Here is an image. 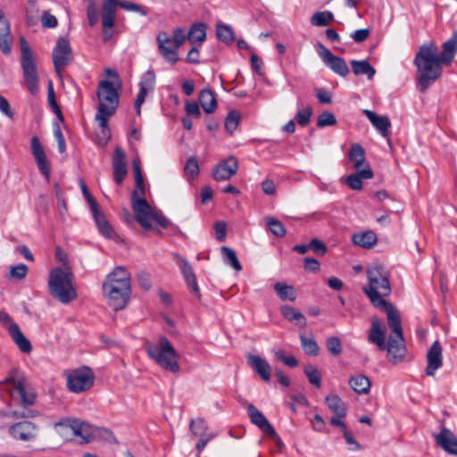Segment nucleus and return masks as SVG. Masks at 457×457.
Here are the masks:
<instances>
[{
	"instance_id": "obj_1",
	"label": "nucleus",
	"mask_w": 457,
	"mask_h": 457,
	"mask_svg": "<svg viewBox=\"0 0 457 457\" xmlns=\"http://www.w3.org/2000/svg\"><path fill=\"white\" fill-rule=\"evenodd\" d=\"M438 47L434 42L420 46L413 60L417 68V87L425 93L431 84L438 80L443 74L442 65L445 64L438 58Z\"/></svg>"
},
{
	"instance_id": "obj_2",
	"label": "nucleus",
	"mask_w": 457,
	"mask_h": 457,
	"mask_svg": "<svg viewBox=\"0 0 457 457\" xmlns=\"http://www.w3.org/2000/svg\"><path fill=\"white\" fill-rule=\"evenodd\" d=\"M130 282V273L123 266H117L105 277L102 291L113 310H121L128 304L131 295Z\"/></svg>"
},
{
	"instance_id": "obj_3",
	"label": "nucleus",
	"mask_w": 457,
	"mask_h": 457,
	"mask_svg": "<svg viewBox=\"0 0 457 457\" xmlns=\"http://www.w3.org/2000/svg\"><path fill=\"white\" fill-rule=\"evenodd\" d=\"M368 285L363 287V292L368 296L370 303L386 304L385 297L391 292L389 272L383 265L376 264L367 270Z\"/></svg>"
},
{
	"instance_id": "obj_4",
	"label": "nucleus",
	"mask_w": 457,
	"mask_h": 457,
	"mask_svg": "<svg viewBox=\"0 0 457 457\" xmlns=\"http://www.w3.org/2000/svg\"><path fill=\"white\" fill-rule=\"evenodd\" d=\"M47 285L50 295L62 303L67 304L78 296L74 275L70 268L53 269L49 273Z\"/></svg>"
},
{
	"instance_id": "obj_5",
	"label": "nucleus",
	"mask_w": 457,
	"mask_h": 457,
	"mask_svg": "<svg viewBox=\"0 0 457 457\" xmlns=\"http://www.w3.org/2000/svg\"><path fill=\"white\" fill-rule=\"evenodd\" d=\"M145 349L147 355L162 369L172 373L180 370L178 361L179 355L167 337H161L157 344L146 343Z\"/></svg>"
},
{
	"instance_id": "obj_6",
	"label": "nucleus",
	"mask_w": 457,
	"mask_h": 457,
	"mask_svg": "<svg viewBox=\"0 0 457 457\" xmlns=\"http://www.w3.org/2000/svg\"><path fill=\"white\" fill-rule=\"evenodd\" d=\"M5 382L12 385L10 388V395L12 399H20L21 404L23 407L21 410L12 411L10 413L11 417L13 419H27L36 417L37 411L27 408L35 403L36 394L34 390L30 387H28L23 381L15 379L12 374L9 375L5 378Z\"/></svg>"
},
{
	"instance_id": "obj_7",
	"label": "nucleus",
	"mask_w": 457,
	"mask_h": 457,
	"mask_svg": "<svg viewBox=\"0 0 457 457\" xmlns=\"http://www.w3.org/2000/svg\"><path fill=\"white\" fill-rule=\"evenodd\" d=\"M131 207L137 222L145 229L152 228L151 220L156 221L163 228L170 225L169 220L162 214L153 212L148 202L144 197H138L137 192L131 194Z\"/></svg>"
},
{
	"instance_id": "obj_8",
	"label": "nucleus",
	"mask_w": 457,
	"mask_h": 457,
	"mask_svg": "<svg viewBox=\"0 0 457 457\" xmlns=\"http://www.w3.org/2000/svg\"><path fill=\"white\" fill-rule=\"evenodd\" d=\"M187 38L184 29L179 27L174 29L172 37L165 31L159 32L156 40L162 58L170 64H175L179 61L178 51Z\"/></svg>"
},
{
	"instance_id": "obj_9",
	"label": "nucleus",
	"mask_w": 457,
	"mask_h": 457,
	"mask_svg": "<svg viewBox=\"0 0 457 457\" xmlns=\"http://www.w3.org/2000/svg\"><path fill=\"white\" fill-rule=\"evenodd\" d=\"M21 65L27 88L35 96L38 90L37 69L33 53L23 37L21 39Z\"/></svg>"
},
{
	"instance_id": "obj_10",
	"label": "nucleus",
	"mask_w": 457,
	"mask_h": 457,
	"mask_svg": "<svg viewBox=\"0 0 457 457\" xmlns=\"http://www.w3.org/2000/svg\"><path fill=\"white\" fill-rule=\"evenodd\" d=\"M96 96L99 101L96 113L113 115L119 106L120 94L113 83L108 79L99 82Z\"/></svg>"
},
{
	"instance_id": "obj_11",
	"label": "nucleus",
	"mask_w": 457,
	"mask_h": 457,
	"mask_svg": "<svg viewBox=\"0 0 457 457\" xmlns=\"http://www.w3.org/2000/svg\"><path fill=\"white\" fill-rule=\"evenodd\" d=\"M96 376L87 366L71 370L67 376L66 386L70 392L80 394L89 390L95 383Z\"/></svg>"
},
{
	"instance_id": "obj_12",
	"label": "nucleus",
	"mask_w": 457,
	"mask_h": 457,
	"mask_svg": "<svg viewBox=\"0 0 457 457\" xmlns=\"http://www.w3.org/2000/svg\"><path fill=\"white\" fill-rule=\"evenodd\" d=\"M55 71L59 74L73 59L72 49L69 40L63 37L57 39L52 53Z\"/></svg>"
},
{
	"instance_id": "obj_13",
	"label": "nucleus",
	"mask_w": 457,
	"mask_h": 457,
	"mask_svg": "<svg viewBox=\"0 0 457 457\" xmlns=\"http://www.w3.org/2000/svg\"><path fill=\"white\" fill-rule=\"evenodd\" d=\"M189 428L193 436L199 437V440L195 445V448L198 454H200L207 444L216 436V434L209 432L206 421L201 418L192 420Z\"/></svg>"
},
{
	"instance_id": "obj_14",
	"label": "nucleus",
	"mask_w": 457,
	"mask_h": 457,
	"mask_svg": "<svg viewBox=\"0 0 457 457\" xmlns=\"http://www.w3.org/2000/svg\"><path fill=\"white\" fill-rule=\"evenodd\" d=\"M37 426L28 420L19 421L11 425L8 428L9 435L18 441H33L37 436Z\"/></svg>"
},
{
	"instance_id": "obj_15",
	"label": "nucleus",
	"mask_w": 457,
	"mask_h": 457,
	"mask_svg": "<svg viewBox=\"0 0 457 457\" xmlns=\"http://www.w3.org/2000/svg\"><path fill=\"white\" fill-rule=\"evenodd\" d=\"M319 48V54L322 61L337 74L345 77L349 73V69L346 62L338 56L334 55L326 46L321 43L317 45Z\"/></svg>"
},
{
	"instance_id": "obj_16",
	"label": "nucleus",
	"mask_w": 457,
	"mask_h": 457,
	"mask_svg": "<svg viewBox=\"0 0 457 457\" xmlns=\"http://www.w3.org/2000/svg\"><path fill=\"white\" fill-rule=\"evenodd\" d=\"M247 411L253 424L257 426L262 432L269 436L274 441L278 443L280 442L279 436L261 411H259L253 404H250L247 407Z\"/></svg>"
},
{
	"instance_id": "obj_17",
	"label": "nucleus",
	"mask_w": 457,
	"mask_h": 457,
	"mask_svg": "<svg viewBox=\"0 0 457 457\" xmlns=\"http://www.w3.org/2000/svg\"><path fill=\"white\" fill-rule=\"evenodd\" d=\"M30 146L39 171L48 180L51 173L50 163L37 137L34 136L31 137Z\"/></svg>"
},
{
	"instance_id": "obj_18",
	"label": "nucleus",
	"mask_w": 457,
	"mask_h": 457,
	"mask_svg": "<svg viewBox=\"0 0 457 457\" xmlns=\"http://www.w3.org/2000/svg\"><path fill=\"white\" fill-rule=\"evenodd\" d=\"M238 170L237 159L231 155L228 159L220 162L212 170V178L217 181H223L233 177Z\"/></svg>"
},
{
	"instance_id": "obj_19",
	"label": "nucleus",
	"mask_w": 457,
	"mask_h": 457,
	"mask_svg": "<svg viewBox=\"0 0 457 457\" xmlns=\"http://www.w3.org/2000/svg\"><path fill=\"white\" fill-rule=\"evenodd\" d=\"M437 446L450 455L457 456V436L449 428L442 427L434 436Z\"/></svg>"
},
{
	"instance_id": "obj_20",
	"label": "nucleus",
	"mask_w": 457,
	"mask_h": 457,
	"mask_svg": "<svg viewBox=\"0 0 457 457\" xmlns=\"http://www.w3.org/2000/svg\"><path fill=\"white\" fill-rule=\"evenodd\" d=\"M374 307L386 312L387 322L389 328L392 329V335L403 339L402 320L399 312L393 306L392 303L386 301V304H377Z\"/></svg>"
},
{
	"instance_id": "obj_21",
	"label": "nucleus",
	"mask_w": 457,
	"mask_h": 457,
	"mask_svg": "<svg viewBox=\"0 0 457 457\" xmlns=\"http://www.w3.org/2000/svg\"><path fill=\"white\" fill-rule=\"evenodd\" d=\"M442 346L439 341H435L427 353L428 365L425 373L428 377H434L436 371L443 366Z\"/></svg>"
},
{
	"instance_id": "obj_22",
	"label": "nucleus",
	"mask_w": 457,
	"mask_h": 457,
	"mask_svg": "<svg viewBox=\"0 0 457 457\" xmlns=\"http://www.w3.org/2000/svg\"><path fill=\"white\" fill-rule=\"evenodd\" d=\"M113 180L117 185H120L127 174L126 154L120 146H116L112 157Z\"/></svg>"
},
{
	"instance_id": "obj_23",
	"label": "nucleus",
	"mask_w": 457,
	"mask_h": 457,
	"mask_svg": "<svg viewBox=\"0 0 457 457\" xmlns=\"http://www.w3.org/2000/svg\"><path fill=\"white\" fill-rule=\"evenodd\" d=\"M54 427L71 428L75 436L82 437L87 442L90 436V426L79 419L63 418L55 422Z\"/></svg>"
},
{
	"instance_id": "obj_24",
	"label": "nucleus",
	"mask_w": 457,
	"mask_h": 457,
	"mask_svg": "<svg viewBox=\"0 0 457 457\" xmlns=\"http://www.w3.org/2000/svg\"><path fill=\"white\" fill-rule=\"evenodd\" d=\"M368 341L375 344L380 351H385L386 348V328L378 318H374L371 321Z\"/></svg>"
},
{
	"instance_id": "obj_25",
	"label": "nucleus",
	"mask_w": 457,
	"mask_h": 457,
	"mask_svg": "<svg viewBox=\"0 0 457 457\" xmlns=\"http://www.w3.org/2000/svg\"><path fill=\"white\" fill-rule=\"evenodd\" d=\"M362 113L369 119L373 127L384 137L390 135L391 121L386 115H378L370 110H363Z\"/></svg>"
},
{
	"instance_id": "obj_26",
	"label": "nucleus",
	"mask_w": 457,
	"mask_h": 457,
	"mask_svg": "<svg viewBox=\"0 0 457 457\" xmlns=\"http://www.w3.org/2000/svg\"><path fill=\"white\" fill-rule=\"evenodd\" d=\"M179 269L181 271V274L187 285V287L190 288L192 293L200 299L201 294L200 289L196 281L195 274L192 269V266L190 263L181 256H179Z\"/></svg>"
},
{
	"instance_id": "obj_27",
	"label": "nucleus",
	"mask_w": 457,
	"mask_h": 457,
	"mask_svg": "<svg viewBox=\"0 0 457 457\" xmlns=\"http://www.w3.org/2000/svg\"><path fill=\"white\" fill-rule=\"evenodd\" d=\"M7 329L12 341L16 344L21 352L29 353L32 351V345L29 340L23 335L16 322H11Z\"/></svg>"
},
{
	"instance_id": "obj_28",
	"label": "nucleus",
	"mask_w": 457,
	"mask_h": 457,
	"mask_svg": "<svg viewBox=\"0 0 457 457\" xmlns=\"http://www.w3.org/2000/svg\"><path fill=\"white\" fill-rule=\"evenodd\" d=\"M12 37L10 31V24L4 16V13L0 10V49L4 54L11 53V45Z\"/></svg>"
},
{
	"instance_id": "obj_29",
	"label": "nucleus",
	"mask_w": 457,
	"mask_h": 457,
	"mask_svg": "<svg viewBox=\"0 0 457 457\" xmlns=\"http://www.w3.org/2000/svg\"><path fill=\"white\" fill-rule=\"evenodd\" d=\"M457 53V30H454L449 39L442 45V52L438 58L445 65H450Z\"/></svg>"
},
{
	"instance_id": "obj_30",
	"label": "nucleus",
	"mask_w": 457,
	"mask_h": 457,
	"mask_svg": "<svg viewBox=\"0 0 457 457\" xmlns=\"http://www.w3.org/2000/svg\"><path fill=\"white\" fill-rule=\"evenodd\" d=\"M119 0H103L102 4V25L113 27L116 21V11Z\"/></svg>"
},
{
	"instance_id": "obj_31",
	"label": "nucleus",
	"mask_w": 457,
	"mask_h": 457,
	"mask_svg": "<svg viewBox=\"0 0 457 457\" xmlns=\"http://www.w3.org/2000/svg\"><path fill=\"white\" fill-rule=\"evenodd\" d=\"M388 355L394 362H397L401 361L405 353V346L403 345V338L400 339L394 335H390L388 338V342L386 344V348Z\"/></svg>"
},
{
	"instance_id": "obj_32",
	"label": "nucleus",
	"mask_w": 457,
	"mask_h": 457,
	"mask_svg": "<svg viewBox=\"0 0 457 457\" xmlns=\"http://www.w3.org/2000/svg\"><path fill=\"white\" fill-rule=\"evenodd\" d=\"M247 359L251 367L260 375L262 380L267 382L270 379L271 367L267 361L253 354H249Z\"/></svg>"
},
{
	"instance_id": "obj_33",
	"label": "nucleus",
	"mask_w": 457,
	"mask_h": 457,
	"mask_svg": "<svg viewBox=\"0 0 457 457\" xmlns=\"http://www.w3.org/2000/svg\"><path fill=\"white\" fill-rule=\"evenodd\" d=\"M91 212L99 232L106 238H113L116 236V233L106 220L105 215L102 212L100 207Z\"/></svg>"
},
{
	"instance_id": "obj_34",
	"label": "nucleus",
	"mask_w": 457,
	"mask_h": 457,
	"mask_svg": "<svg viewBox=\"0 0 457 457\" xmlns=\"http://www.w3.org/2000/svg\"><path fill=\"white\" fill-rule=\"evenodd\" d=\"M373 178V171L367 166L362 170H358L354 174H351L346 179L347 186L353 190H361L362 188V179H370Z\"/></svg>"
},
{
	"instance_id": "obj_35",
	"label": "nucleus",
	"mask_w": 457,
	"mask_h": 457,
	"mask_svg": "<svg viewBox=\"0 0 457 457\" xmlns=\"http://www.w3.org/2000/svg\"><path fill=\"white\" fill-rule=\"evenodd\" d=\"M349 385L357 394L366 395L370 392L371 383L367 376L357 374L349 378Z\"/></svg>"
},
{
	"instance_id": "obj_36",
	"label": "nucleus",
	"mask_w": 457,
	"mask_h": 457,
	"mask_svg": "<svg viewBox=\"0 0 457 457\" xmlns=\"http://www.w3.org/2000/svg\"><path fill=\"white\" fill-rule=\"evenodd\" d=\"M352 241L354 245L362 248H371L378 241L377 235L373 231H365L354 233L352 236Z\"/></svg>"
},
{
	"instance_id": "obj_37",
	"label": "nucleus",
	"mask_w": 457,
	"mask_h": 457,
	"mask_svg": "<svg viewBox=\"0 0 457 457\" xmlns=\"http://www.w3.org/2000/svg\"><path fill=\"white\" fill-rule=\"evenodd\" d=\"M199 103L206 113H212L217 109V101L213 91L209 88L201 90Z\"/></svg>"
},
{
	"instance_id": "obj_38",
	"label": "nucleus",
	"mask_w": 457,
	"mask_h": 457,
	"mask_svg": "<svg viewBox=\"0 0 457 457\" xmlns=\"http://www.w3.org/2000/svg\"><path fill=\"white\" fill-rule=\"evenodd\" d=\"M112 115H104L103 113L96 114V120L98 121L100 127V134L98 135L99 143L106 145L111 139V129L109 127V119Z\"/></svg>"
},
{
	"instance_id": "obj_39",
	"label": "nucleus",
	"mask_w": 457,
	"mask_h": 457,
	"mask_svg": "<svg viewBox=\"0 0 457 457\" xmlns=\"http://www.w3.org/2000/svg\"><path fill=\"white\" fill-rule=\"evenodd\" d=\"M328 407L339 417L346 416V407L343 400L337 395H330L325 398Z\"/></svg>"
},
{
	"instance_id": "obj_40",
	"label": "nucleus",
	"mask_w": 457,
	"mask_h": 457,
	"mask_svg": "<svg viewBox=\"0 0 457 457\" xmlns=\"http://www.w3.org/2000/svg\"><path fill=\"white\" fill-rule=\"evenodd\" d=\"M187 39L191 44H202L206 39L205 24L195 23L192 25L187 33Z\"/></svg>"
},
{
	"instance_id": "obj_41",
	"label": "nucleus",
	"mask_w": 457,
	"mask_h": 457,
	"mask_svg": "<svg viewBox=\"0 0 457 457\" xmlns=\"http://www.w3.org/2000/svg\"><path fill=\"white\" fill-rule=\"evenodd\" d=\"M281 313L287 320L295 321L301 327L306 326V319L304 315L296 308L289 305H284L281 307Z\"/></svg>"
},
{
	"instance_id": "obj_42",
	"label": "nucleus",
	"mask_w": 457,
	"mask_h": 457,
	"mask_svg": "<svg viewBox=\"0 0 457 457\" xmlns=\"http://www.w3.org/2000/svg\"><path fill=\"white\" fill-rule=\"evenodd\" d=\"M351 65L353 72L355 75H367L369 79H371L376 73V70L370 65V63L367 60H353L351 62Z\"/></svg>"
},
{
	"instance_id": "obj_43",
	"label": "nucleus",
	"mask_w": 457,
	"mask_h": 457,
	"mask_svg": "<svg viewBox=\"0 0 457 457\" xmlns=\"http://www.w3.org/2000/svg\"><path fill=\"white\" fill-rule=\"evenodd\" d=\"M274 290L282 301L294 302L296 299V291L293 286L277 282L274 285Z\"/></svg>"
},
{
	"instance_id": "obj_44",
	"label": "nucleus",
	"mask_w": 457,
	"mask_h": 457,
	"mask_svg": "<svg viewBox=\"0 0 457 457\" xmlns=\"http://www.w3.org/2000/svg\"><path fill=\"white\" fill-rule=\"evenodd\" d=\"M349 160L353 163L357 170H360L366 160L364 148L359 144L353 145L349 150Z\"/></svg>"
},
{
	"instance_id": "obj_45",
	"label": "nucleus",
	"mask_w": 457,
	"mask_h": 457,
	"mask_svg": "<svg viewBox=\"0 0 457 457\" xmlns=\"http://www.w3.org/2000/svg\"><path fill=\"white\" fill-rule=\"evenodd\" d=\"M334 21V14L329 11L317 12L311 17L313 26L323 27L329 25Z\"/></svg>"
},
{
	"instance_id": "obj_46",
	"label": "nucleus",
	"mask_w": 457,
	"mask_h": 457,
	"mask_svg": "<svg viewBox=\"0 0 457 457\" xmlns=\"http://www.w3.org/2000/svg\"><path fill=\"white\" fill-rule=\"evenodd\" d=\"M220 251H221L224 262L227 264L233 267L237 271H240L242 270V265L237 256L236 252L233 249L228 247V246H222Z\"/></svg>"
},
{
	"instance_id": "obj_47",
	"label": "nucleus",
	"mask_w": 457,
	"mask_h": 457,
	"mask_svg": "<svg viewBox=\"0 0 457 457\" xmlns=\"http://www.w3.org/2000/svg\"><path fill=\"white\" fill-rule=\"evenodd\" d=\"M218 38L225 44H232L235 41V34L232 28L226 24H219L216 28Z\"/></svg>"
},
{
	"instance_id": "obj_48",
	"label": "nucleus",
	"mask_w": 457,
	"mask_h": 457,
	"mask_svg": "<svg viewBox=\"0 0 457 457\" xmlns=\"http://www.w3.org/2000/svg\"><path fill=\"white\" fill-rule=\"evenodd\" d=\"M301 345L308 355L316 356L319 353V345L313 338H308L305 335H300Z\"/></svg>"
},
{
	"instance_id": "obj_49",
	"label": "nucleus",
	"mask_w": 457,
	"mask_h": 457,
	"mask_svg": "<svg viewBox=\"0 0 457 457\" xmlns=\"http://www.w3.org/2000/svg\"><path fill=\"white\" fill-rule=\"evenodd\" d=\"M266 223L271 233L276 237H283L286 236L287 230L282 222L278 220L273 217H268L266 218Z\"/></svg>"
},
{
	"instance_id": "obj_50",
	"label": "nucleus",
	"mask_w": 457,
	"mask_h": 457,
	"mask_svg": "<svg viewBox=\"0 0 457 457\" xmlns=\"http://www.w3.org/2000/svg\"><path fill=\"white\" fill-rule=\"evenodd\" d=\"M240 113L237 111H230L225 119V129L229 134H233L237 129L240 121Z\"/></svg>"
},
{
	"instance_id": "obj_51",
	"label": "nucleus",
	"mask_w": 457,
	"mask_h": 457,
	"mask_svg": "<svg viewBox=\"0 0 457 457\" xmlns=\"http://www.w3.org/2000/svg\"><path fill=\"white\" fill-rule=\"evenodd\" d=\"M304 374L308 378L309 382L315 387L320 388L321 386V376L317 368L312 365H307L304 368Z\"/></svg>"
},
{
	"instance_id": "obj_52",
	"label": "nucleus",
	"mask_w": 457,
	"mask_h": 457,
	"mask_svg": "<svg viewBox=\"0 0 457 457\" xmlns=\"http://www.w3.org/2000/svg\"><path fill=\"white\" fill-rule=\"evenodd\" d=\"M47 100H48L49 105L53 109V111L55 113V115L57 116L58 120L61 121H63L64 118H63V115L62 113V111H61L59 105L56 103L54 91L53 84L51 81L49 82L48 88H47Z\"/></svg>"
},
{
	"instance_id": "obj_53",
	"label": "nucleus",
	"mask_w": 457,
	"mask_h": 457,
	"mask_svg": "<svg viewBox=\"0 0 457 457\" xmlns=\"http://www.w3.org/2000/svg\"><path fill=\"white\" fill-rule=\"evenodd\" d=\"M184 171L186 176L190 179H194L198 176L200 169L197 159L195 156L190 157L187 161Z\"/></svg>"
},
{
	"instance_id": "obj_54",
	"label": "nucleus",
	"mask_w": 457,
	"mask_h": 457,
	"mask_svg": "<svg viewBox=\"0 0 457 457\" xmlns=\"http://www.w3.org/2000/svg\"><path fill=\"white\" fill-rule=\"evenodd\" d=\"M337 122L336 116L328 111L322 112L317 120V127L325 128L328 126H334Z\"/></svg>"
},
{
	"instance_id": "obj_55",
	"label": "nucleus",
	"mask_w": 457,
	"mask_h": 457,
	"mask_svg": "<svg viewBox=\"0 0 457 457\" xmlns=\"http://www.w3.org/2000/svg\"><path fill=\"white\" fill-rule=\"evenodd\" d=\"M87 17L90 27H94L98 21V12L96 0H87Z\"/></svg>"
},
{
	"instance_id": "obj_56",
	"label": "nucleus",
	"mask_w": 457,
	"mask_h": 457,
	"mask_svg": "<svg viewBox=\"0 0 457 457\" xmlns=\"http://www.w3.org/2000/svg\"><path fill=\"white\" fill-rule=\"evenodd\" d=\"M327 350L333 355L338 356L342 353V343L339 337H330L326 340Z\"/></svg>"
},
{
	"instance_id": "obj_57",
	"label": "nucleus",
	"mask_w": 457,
	"mask_h": 457,
	"mask_svg": "<svg viewBox=\"0 0 457 457\" xmlns=\"http://www.w3.org/2000/svg\"><path fill=\"white\" fill-rule=\"evenodd\" d=\"M312 115V109L311 106H307L304 109L298 110L295 114L297 123L301 127H305L310 123Z\"/></svg>"
},
{
	"instance_id": "obj_58",
	"label": "nucleus",
	"mask_w": 457,
	"mask_h": 457,
	"mask_svg": "<svg viewBox=\"0 0 457 457\" xmlns=\"http://www.w3.org/2000/svg\"><path fill=\"white\" fill-rule=\"evenodd\" d=\"M308 247L315 254H318L320 256L325 255L328 251V247H327L326 244L319 238H312L309 242Z\"/></svg>"
},
{
	"instance_id": "obj_59",
	"label": "nucleus",
	"mask_w": 457,
	"mask_h": 457,
	"mask_svg": "<svg viewBox=\"0 0 457 457\" xmlns=\"http://www.w3.org/2000/svg\"><path fill=\"white\" fill-rule=\"evenodd\" d=\"M119 7L129 12H137L143 16L147 15V10L145 7L129 1H120Z\"/></svg>"
},
{
	"instance_id": "obj_60",
	"label": "nucleus",
	"mask_w": 457,
	"mask_h": 457,
	"mask_svg": "<svg viewBox=\"0 0 457 457\" xmlns=\"http://www.w3.org/2000/svg\"><path fill=\"white\" fill-rule=\"evenodd\" d=\"M28 270L29 269L26 264L20 263L11 267L9 274L12 278L20 280L26 277Z\"/></svg>"
},
{
	"instance_id": "obj_61",
	"label": "nucleus",
	"mask_w": 457,
	"mask_h": 457,
	"mask_svg": "<svg viewBox=\"0 0 457 457\" xmlns=\"http://www.w3.org/2000/svg\"><path fill=\"white\" fill-rule=\"evenodd\" d=\"M155 81V74L153 71H147L145 72L142 79L139 82V88L145 87L147 91L154 88Z\"/></svg>"
},
{
	"instance_id": "obj_62",
	"label": "nucleus",
	"mask_w": 457,
	"mask_h": 457,
	"mask_svg": "<svg viewBox=\"0 0 457 457\" xmlns=\"http://www.w3.org/2000/svg\"><path fill=\"white\" fill-rule=\"evenodd\" d=\"M80 187H81V191H82V194H83L85 199L89 204L91 212L96 211V209L99 208L100 206L97 204V202L96 201V199L93 197V195L90 194L87 187L82 180H80Z\"/></svg>"
},
{
	"instance_id": "obj_63",
	"label": "nucleus",
	"mask_w": 457,
	"mask_h": 457,
	"mask_svg": "<svg viewBox=\"0 0 457 457\" xmlns=\"http://www.w3.org/2000/svg\"><path fill=\"white\" fill-rule=\"evenodd\" d=\"M276 357L290 368H295L298 365L297 359L295 356L287 355L284 351H278L276 353Z\"/></svg>"
},
{
	"instance_id": "obj_64",
	"label": "nucleus",
	"mask_w": 457,
	"mask_h": 457,
	"mask_svg": "<svg viewBox=\"0 0 457 457\" xmlns=\"http://www.w3.org/2000/svg\"><path fill=\"white\" fill-rule=\"evenodd\" d=\"M214 230L216 233V238L219 242H224L226 240L227 224L223 220H220L214 223Z\"/></svg>"
}]
</instances>
